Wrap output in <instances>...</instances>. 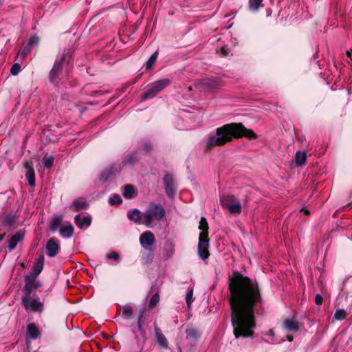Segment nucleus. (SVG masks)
<instances>
[{
	"label": "nucleus",
	"mask_w": 352,
	"mask_h": 352,
	"mask_svg": "<svg viewBox=\"0 0 352 352\" xmlns=\"http://www.w3.org/2000/svg\"><path fill=\"white\" fill-rule=\"evenodd\" d=\"M230 303L236 338H251L256 327L254 309L261 302L257 283L239 272L229 278Z\"/></svg>",
	"instance_id": "obj_1"
},
{
	"label": "nucleus",
	"mask_w": 352,
	"mask_h": 352,
	"mask_svg": "<svg viewBox=\"0 0 352 352\" xmlns=\"http://www.w3.org/2000/svg\"><path fill=\"white\" fill-rule=\"evenodd\" d=\"M242 136L249 139L256 138V133L252 130L246 129L241 123L227 124L209 134L207 146L222 145L234 138H237Z\"/></svg>",
	"instance_id": "obj_2"
},
{
	"label": "nucleus",
	"mask_w": 352,
	"mask_h": 352,
	"mask_svg": "<svg viewBox=\"0 0 352 352\" xmlns=\"http://www.w3.org/2000/svg\"><path fill=\"white\" fill-rule=\"evenodd\" d=\"M165 214L164 208L162 205L151 203L143 214L145 225L149 228L153 227L155 222L164 219Z\"/></svg>",
	"instance_id": "obj_3"
},
{
	"label": "nucleus",
	"mask_w": 352,
	"mask_h": 352,
	"mask_svg": "<svg viewBox=\"0 0 352 352\" xmlns=\"http://www.w3.org/2000/svg\"><path fill=\"white\" fill-rule=\"evenodd\" d=\"M199 229L201 230L199 237L198 254L204 261L206 260L209 256L208 247V225L205 217H201L199 221Z\"/></svg>",
	"instance_id": "obj_4"
},
{
	"label": "nucleus",
	"mask_w": 352,
	"mask_h": 352,
	"mask_svg": "<svg viewBox=\"0 0 352 352\" xmlns=\"http://www.w3.org/2000/svg\"><path fill=\"white\" fill-rule=\"evenodd\" d=\"M170 84V80L168 78L160 79L149 84L146 91L141 95L142 100H145L154 98Z\"/></svg>",
	"instance_id": "obj_5"
},
{
	"label": "nucleus",
	"mask_w": 352,
	"mask_h": 352,
	"mask_svg": "<svg viewBox=\"0 0 352 352\" xmlns=\"http://www.w3.org/2000/svg\"><path fill=\"white\" fill-rule=\"evenodd\" d=\"M22 302L28 311L41 312L43 310V303L40 301L38 297H35V294H25L22 298Z\"/></svg>",
	"instance_id": "obj_6"
},
{
	"label": "nucleus",
	"mask_w": 352,
	"mask_h": 352,
	"mask_svg": "<svg viewBox=\"0 0 352 352\" xmlns=\"http://www.w3.org/2000/svg\"><path fill=\"white\" fill-rule=\"evenodd\" d=\"M221 85L219 77L206 78L196 83V87L204 91H212Z\"/></svg>",
	"instance_id": "obj_7"
},
{
	"label": "nucleus",
	"mask_w": 352,
	"mask_h": 352,
	"mask_svg": "<svg viewBox=\"0 0 352 352\" xmlns=\"http://www.w3.org/2000/svg\"><path fill=\"white\" fill-rule=\"evenodd\" d=\"M67 56H69V52L63 54L58 57L54 64V66L50 73V79L52 82H55L62 71V65Z\"/></svg>",
	"instance_id": "obj_8"
},
{
	"label": "nucleus",
	"mask_w": 352,
	"mask_h": 352,
	"mask_svg": "<svg viewBox=\"0 0 352 352\" xmlns=\"http://www.w3.org/2000/svg\"><path fill=\"white\" fill-rule=\"evenodd\" d=\"M140 243L144 249L152 252L155 243L154 234L151 231L143 232L140 236Z\"/></svg>",
	"instance_id": "obj_9"
},
{
	"label": "nucleus",
	"mask_w": 352,
	"mask_h": 352,
	"mask_svg": "<svg viewBox=\"0 0 352 352\" xmlns=\"http://www.w3.org/2000/svg\"><path fill=\"white\" fill-rule=\"evenodd\" d=\"M110 168L105 166L102 168L96 180V185L98 187H107L109 184Z\"/></svg>",
	"instance_id": "obj_10"
},
{
	"label": "nucleus",
	"mask_w": 352,
	"mask_h": 352,
	"mask_svg": "<svg viewBox=\"0 0 352 352\" xmlns=\"http://www.w3.org/2000/svg\"><path fill=\"white\" fill-rule=\"evenodd\" d=\"M135 309L138 311V322L135 325L131 326V330L135 334L140 333V334L142 337H144L146 333L142 329L141 320L144 316L146 308H145V306H144V305L140 306V307L135 306Z\"/></svg>",
	"instance_id": "obj_11"
},
{
	"label": "nucleus",
	"mask_w": 352,
	"mask_h": 352,
	"mask_svg": "<svg viewBox=\"0 0 352 352\" xmlns=\"http://www.w3.org/2000/svg\"><path fill=\"white\" fill-rule=\"evenodd\" d=\"M163 181L166 195L169 198L173 199L176 188L173 177L171 175H166Z\"/></svg>",
	"instance_id": "obj_12"
},
{
	"label": "nucleus",
	"mask_w": 352,
	"mask_h": 352,
	"mask_svg": "<svg viewBox=\"0 0 352 352\" xmlns=\"http://www.w3.org/2000/svg\"><path fill=\"white\" fill-rule=\"evenodd\" d=\"M180 113L181 117L189 124L188 126H187V129H190L198 125L200 118H197L192 113L186 110H182Z\"/></svg>",
	"instance_id": "obj_13"
},
{
	"label": "nucleus",
	"mask_w": 352,
	"mask_h": 352,
	"mask_svg": "<svg viewBox=\"0 0 352 352\" xmlns=\"http://www.w3.org/2000/svg\"><path fill=\"white\" fill-rule=\"evenodd\" d=\"M60 250L59 241L55 238H51L47 243L46 251L50 257H54Z\"/></svg>",
	"instance_id": "obj_14"
},
{
	"label": "nucleus",
	"mask_w": 352,
	"mask_h": 352,
	"mask_svg": "<svg viewBox=\"0 0 352 352\" xmlns=\"http://www.w3.org/2000/svg\"><path fill=\"white\" fill-rule=\"evenodd\" d=\"M36 276H34L33 275H27L25 277V286L23 288V291L25 294H32V290L33 289H36L38 287V283L35 281V278Z\"/></svg>",
	"instance_id": "obj_15"
},
{
	"label": "nucleus",
	"mask_w": 352,
	"mask_h": 352,
	"mask_svg": "<svg viewBox=\"0 0 352 352\" xmlns=\"http://www.w3.org/2000/svg\"><path fill=\"white\" fill-rule=\"evenodd\" d=\"M155 332L156 336V341L158 344L159 346L161 349H166L168 348V342L165 337V336L162 333L160 328L157 326L155 327Z\"/></svg>",
	"instance_id": "obj_16"
},
{
	"label": "nucleus",
	"mask_w": 352,
	"mask_h": 352,
	"mask_svg": "<svg viewBox=\"0 0 352 352\" xmlns=\"http://www.w3.org/2000/svg\"><path fill=\"white\" fill-rule=\"evenodd\" d=\"M25 168L26 170L25 178L27 179L28 184L31 186H35V173L33 167L29 164L28 162H25Z\"/></svg>",
	"instance_id": "obj_17"
},
{
	"label": "nucleus",
	"mask_w": 352,
	"mask_h": 352,
	"mask_svg": "<svg viewBox=\"0 0 352 352\" xmlns=\"http://www.w3.org/2000/svg\"><path fill=\"white\" fill-rule=\"evenodd\" d=\"M74 219L76 224L80 229L88 228L90 226L91 221V219L89 216L81 217L80 214H77Z\"/></svg>",
	"instance_id": "obj_18"
},
{
	"label": "nucleus",
	"mask_w": 352,
	"mask_h": 352,
	"mask_svg": "<svg viewBox=\"0 0 352 352\" xmlns=\"http://www.w3.org/2000/svg\"><path fill=\"white\" fill-rule=\"evenodd\" d=\"M186 339L190 342H195L200 334L197 329L193 327H188L186 329Z\"/></svg>",
	"instance_id": "obj_19"
},
{
	"label": "nucleus",
	"mask_w": 352,
	"mask_h": 352,
	"mask_svg": "<svg viewBox=\"0 0 352 352\" xmlns=\"http://www.w3.org/2000/svg\"><path fill=\"white\" fill-rule=\"evenodd\" d=\"M284 328L289 332H296L299 329V324L296 320L286 319L283 322Z\"/></svg>",
	"instance_id": "obj_20"
},
{
	"label": "nucleus",
	"mask_w": 352,
	"mask_h": 352,
	"mask_svg": "<svg viewBox=\"0 0 352 352\" xmlns=\"http://www.w3.org/2000/svg\"><path fill=\"white\" fill-rule=\"evenodd\" d=\"M237 201L238 199L234 196L231 195H222L220 199L221 205L227 209L230 207V205H233L234 202H236Z\"/></svg>",
	"instance_id": "obj_21"
},
{
	"label": "nucleus",
	"mask_w": 352,
	"mask_h": 352,
	"mask_svg": "<svg viewBox=\"0 0 352 352\" xmlns=\"http://www.w3.org/2000/svg\"><path fill=\"white\" fill-rule=\"evenodd\" d=\"M135 306L133 304H126L122 308V317L124 319L129 320L132 318Z\"/></svg>",
	"instance_id": "obj_22"
},
{
	"label": "nucleus",
	"mask_w": 352,
	"mask_h": 352,
	"mask_svg": "<svg viewBox=\"0 0 352 352\" xmlns=\"http://www.w3.org/2000/svg\"><path fill=\"white\" fill-rule=\"evenodd\" d=\"M44 264V257L43 256H39V258L35 261L33 268V272L31 274L34 276H37L43 270Z\"/></svg>",
	"instance_id": "obj_23"
},
{
	"label": "nucleus",
	"mask_w": 352,
	"mask_h": 352,
	"mask_svg": "<svg viewBox=\"0 0 352 352\" xmlns=\"http://www.w3.org/2000/svg\"><path fill=\"white\" fill-rule=\"evenodd\" d=\"M175 253V245L172 243H166L163 249V256L166 259L170 258Z\"/></svg>",
	"instance_id": "obj_24"
},
{
	"label": "nucleus",
	"mask_w": 352,
	"mask_h": 352,
	"mask_svg": "<svg viewBox=\"0 0 352 352\" xmlns=\"http://www.w3.org/2000/svg\"><path fill=\"white\" fill-rule=\"evenodd\" d=\"M39 336V330L34 323L28 326L27 337L32 339H36Z\"/></svg>",
	"instance_id": "obj_25"
},
{
	"label": "nucleus",
	"mask_w": 352,
	"mask_h": 352,
	"mask_svg": "<svg viewBox=\"0 0 352 352\" xmlns=\"http://www.w3.org/2000/svg\"><path fill=\"white\" fill-rule=\"evenodd\" d=\"M140 160V155L138 153H131L125 156L123 162L125 164L133 165Z\"/></svg>",
	"instance_id": "obj_26"
},
{
	"label": "nucleus",
	"mask_w": 352,
	"mask_h": 352,
	"mask_svg": "<svg viewBox=\"0 0 352 352\" xmlns=\"http://www.w3.org/2000/svg\"><path fill=\"white\" fill-rule=\"evenodd\" d=\"M60 234L65 239L71 238L74 234V228L72 225L66 226L59 230Z\"/></svg>",
	"instance_id": "obj_27"
},
{
	"label": "nucleus",
	"mask_w": 352,
	"mask_h": 352,
	"mask_svg": "<svg viewBox=\"0 0 352 352\" xmlns=\"http://www.w3.org/2000/svg\"><path fill=\"white\" fill-rule=\"evenodd\" d=\"M307 153L305 152L297 151L295 154V162L297 166H301L306 162Z\"/></svg>",
	"instance_id": "obj_28"
},
{
	"label": "nucleus",
	"mask_w": 352,
	"mask_h": 352,
	"mask_svg": "<svg viewBox=\"0 0 352 352\" xmlns=\"http://www.w3.org/2000/svg\"><path fill=\"white\" fill-rule=\"evenodd\" d=\"M22 238H23V234L19 232H18L16 234H14V236H12L9 241V243H8L9 250H14L16 248L17 243L22 239Z\"/></svg>",
	"instance_id": "obj_29"
},
{
	"label": "nucleus",
	"mask_w": 352,
	"mask_h": 352,
	"mask_svg": "<svg viewBox=\"0 0 352 352\" xmlns=\"http://www.w3.org/2000/svg\"><path fill=\"white\" fill-rule=\"evenodd\" d=\"M122 195L126 199H131L135 194V189L132 185L128 184L122 188Z\"/></svg>",
	"instance_id": "obj_30"
},
{
	"label": "nucleus",
	"mask_w": 352,
	"mask_h": 352,
	"mask_svg": "<svg viewBox=\"0 0 352 352\" xmlns=\"http://www.w3.org/2000/svg\"><path fill=\"white\" fill-rule=\"evenodd\" d=\"M127 217L130 220L133 221L135 223H138L140 221L141 219L140 211L138 209L131 210L129 211Z\"/></svg>",
	"instance_id": "obj_31"
},
{
	"label": "nucleus",
	"mask_w": 352,
	"mask_h": 352,
	"mask_svg": "<svg viewBox=\"0 0 352 352\" xmlns=\"http://www.w3.org/2000/svg\"><path fill=\"white\" fill-rule=\"evenodd\" d=\"M87 206V203L84 199H77L73 202V207L76 211L86 208Z\"/></svg>",
	"instance_id": "obj_32"
},
{
	"label": "nucleus",
	"mask_w": 352,
	"mask_h": 352,
	"mask_svg": "<svg viewBox=\"0 0 352 352\" xmlns=\"http://www.w3.org/2000/svg\"><path fill=\"white\" fill-rule=\"evenodd\" d=\"M263 0H249V8L252 11H256L260 7H262Z\"/></svg>",
	"instance_id": "obj_33"
},
{
	"label": "nucleus",
	"mask_w": 352,
	"mask_h": 352,
	"mask_svg": "<svg viewBox=\"0 0 352 352\" xmlns=\"http://www.w3.org/2000/svg\"><path fill=\"white\" fill-rule=\"evenodd\" d=\"M228 210L231 214H239L241 211V205L239 200L233 205H230Z\"/></svg>",
	"instance_id": "obj_34"
},
{
	"label": "nucleus",
	"mask_w": 352,
	"mask_h": 352,
	"mask_svg": "<svg viewBox=\"0 0 352 352\" xmlns=\"http://www.w3.org/2000/svg\"><path fill=\"white\" fill-rule=\"evenodd\" d=\"M62 221V218L60 216H55L53 217L51 223V230L55 231L60 226Z\"/></svg>",
	"instance_id": "obj_35"
},
{
	"label": "nucleus",
	"mask_w": 352,
	"mask_h": 352,
	"mask_svg": "<svg viewBox=\"0 0 352 352\" xmlns=\"http://www.w3.org/2000/svg\"><path fill=\"white\" fill-rule=\"evenodd\" d=\"M157 54L158 52L156 51L150 56V58L145 64L146 69H150L153 67V65H154L157 60Z\"/></svg>",
	"instance_id": "obj_36"
},
{
	"label": "nucleus",
	"mask_w": 352,
	"mask_h": 352,
	"mask_svg": "<svg viewBox=\"0 0 352 352\" xmlns=\"http://www.w3.org/2000/svg\"><path fill=\"white\" fill-rule=\"evenodd\" d=\"M347 316L346 311L343 309H340L336 311L334 318L337 320H342Z\"/></svg>",
	"instance_id": "obj_37"
},
{
	"label": "nucleus",
	"mask_w": 352,
	"mask_h": 352,
	"mask_svg": "<svg viewBox=\"0 0 352 352\" xmlns=\"http://www.w3.org/2000/svg\"><path fill=\"white\" fill-rule=\"evenodd\" d=\"M32 48L26 44L23 48L19 52L18 56L19 58H24L31 51Z\"/></svg>",
	"instance_id": "obj_38"
},
{
	"label": "nucleus",
	"mask_w": 352,
	"mask_h": 352,
	"mask_svg": "<svg viewBox=\"0 0 352 352\" xmlns=\"http://www.w3.org/2000/svg\"><path fill=\"white\" fill-rule=\"evenodd\" d=\"M45 168H50L54 163V157L51 155H45L43 159Z\"/></svg>",
	"instance_id": "obj_39"
},
{
	"label": "nucleus",
	"mask_w": 352,
	"mask_h": 352,
	"mask_svg": "<svg viewBox=\"0 0 352 352\" xmlns=\"http://www.w3.org/2000/svg\"><path fill=\"white\" fill-rule=\"evenodd\" d=\"M160 301V296L157 293L153 294L150 300H149V302H148V307L150 309H152L154 307H155L158 302Z\"/></svg>",
	"instance_id": "obj_40"
},
{
	"label": "nucleus",
	"mask_w": 352,
	"mask_h": 352,
	"mask_svg": "<svg viewBox=\"0 0 352 352\" xmlns=\"http://www.w3.org/2000/svg\"><path fill=\"white\" fill-rule=\"evenodd\" d=\"M193 291L192 289H190L186 294V302L188 309L190 308L191 303L193 302Z\"/></svg>",
	"instance_id": "obj_41"
},
{
	"label": "nucleus",
	"mask_w": 352,
	"mask_h": 352,
	"mask_svg": "<svg viewBox=\"0 0 352 352\" xmlns=\"http://www.w3.org/2000/svg\"><path fill=\"white\" fill-rule=\"evenodd\" d=\"M39 43V38L38 36H33L30 38L27 44L30 46L32 49L34 47L37 46Z\"/></svg>",
	"instance_id": "obj_42"
},
{
	"label": "nucleus",
	"mask_w": 352,
	"mask_h": 352,
	"mask_svg": "<svg viewBox=\"0 0 352 352\" xmlns=\"http://www.w3.org/2000/svg\"><path fill=\"white\" fill-rule=\"evenodd\" d=\"M21 71V65L19 63L14 64L10 69V72L12 75H17Z\"/></svg>",
	"instance_id": "obj_43"
},
{
	"label": "nucleus",
	"mask_w": 352,
	"mask_h": 352,
	"mask_svg": "<svg viewBox=\"0 0 352 352\" xmlns=\"http://www.w3.org/2000/svg\"><path fill=\"white\" fill-rule=\"evenodd\" d=\"M220 54L223 56H228L230 54V50L227 46H223L219 50Z\"/></svg>",
	"instance_id": "obj_44"
},
{
	"label": "nucleus",
	"mask_w": 352,
	"mask_h": 352,
	"mask_svg": "<svg viewBox=\"0 0 352 352\" xmlns=\"http://www.w3.org/2000/svg\"><path fill=\"white\" fill-rule=\"evenodd\" d=\"M122 197H120V195H119L118 194H115L111 197V204H120V203H122Z\"/></svg>",
	"instance_id": "obj_45"
},
{
	"label": "nucleus",
	"mask_w": 352,
	"mask_h": 352,
	"mask_svg": "<svg viewBox=\"0 0 352 352\" xmlns=\"http://www.w3.org/2000/svg\"><path fill=\"white\" fill-rule=\"evenodd\" d=\"M323 302V298L320 294H316L315 296V302L317 305H322Z\"/></svg>",
	"instance_id": "obj_46"
},
{
	"label": "nucleus",
	"mask_w": 352,
	"mask_h": 352,
	"mask_svg": "<svg viewBox=\"0 0 352 352\" xmlns=\"http://www.w3.org/2000/svg\"><path fill=\"white\" fill-rule=\"evenodd\" d=\"M141 148L145 151H148L151 148V144L149 142H146L142 145Z\"/></svg>",
	"instance_id": "obj_47"
},
{
	"label": "nucleus",
	"mask_w": 352,
	"mask_h": 352,
	"mask_svg": "<svg viewBox=\"0 0 352 352\" xmlns=\"http://www.w3.org/2000/svg\"><path fill=\"white\" fill-rule=\"evenodd\" d=\"M111 259L118 263L120 262L119 254L116 252H111Z\"/></svg>",
	"instance_id": "obj_48"
},
{
	"label": "nucleus",
	"mask_w": 352,
	"mask_h": 352,
	"mask_svg": "<svg viewBox=\"0 0 352 352\" xmlns=\"http://www.w3.org/2000/svg\"><path fill=\"white\" fill-rule=\"evenodd\" d=\"M231 42H232V44L233 45H236V43H237V42H236V38H232V39H231Z\"/></svg>",
	"instance_id": "obj_49"
},
{
	"label": "nucleus",
	"mask_w": 352,
	"mask_h": 352,
	"mask_svg": "<svg viewBox=\"0 0 352 352\" xmlns=\"http://www.w3.org/2000/svg\"><path fill=\"white\" fill-rule=\"evenodd\" d=\"M351 49L350 50H346V55L348 56V57L351 56Z\"/></svg>",
	"instance_id": "obj_50"
},
{
	"label": "nucleus",
	"mask_w": 352,
	"mask_h": 352,
	"mask_svg": "<svg viewBox=\"0 0 352 352\" xmlns=\"http://www.w3.org/2000/svg\"><path fill=\"white\" fill-rule=\"evenodd\" d=\"M287 340L289 341V342H292L293 340V338L292 336H288L287 337Z\"/></svg>",
	"instance_id": "obj_51"
},
{
	"label": "nucleus",
	"mask_w": 352,
	"mask_h": 352,
	"mask_svg": "<svg viewBox=\"0 0 352 352\" xmlns=\"http://www.w3.org/2000/svg\"><path fill=\"white\" fill-rule=\"evenodd\" d=\"M302 210H305V214H309V211L307 210H305L304 208H302Z\"/></svg>",
	"instance_id": "obj_52"
},
{
	"label": "nucleus",
	"mask_w": 352,
	"mask_h": 352,
	"mask_svg": "<svg viewBox=\"0 0 352 352\" xmlns=\"http://www.w3.org/2000/svg\"><path fill=\"white\" fill-rule=\"evenodd\" d=\"M0 235H1V236H0V241H1L3 238V234H0Z\"/></svg>",
	"instance_id": "obj_53"
},
{
	"label": "nucleus",
	"mask_w": 352,
	"mask_h": 352,
	"mask_svg": "<svg viewBox=\"0 0 352 352\" xmlns=\"http://www.w3.org/2000/svg\"><path fill=\"white\" fill-rule=\"evenodd\" d=\"M106 257H107V258H110V254H108V253H107V254H106Z\"/></svg>",
	"instance_id": "obj_54"
},
{
	"label": "nucleus",
	"mask_w": 352,
	"mask_h": 352,
	"mask_svg": "<svg viewBox=\"0 0 352 352\" xmlns=\"http://www.w3.org/2000/svg\"><path fill=\"white\" fill-rule=\"evenodd\" d=\"M104 338H107L108 335L107 333H103Z\"/></svg>",
	"instance_id": "obj_55"
}]
</instances>
